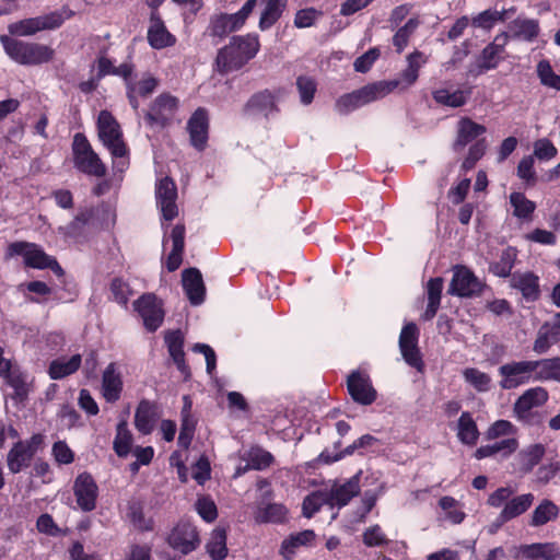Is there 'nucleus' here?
I'll use <instances>...</instances> for the list:
<instances>
[{
  "mask_svg": "<svg viewBox=\"0 0 560 560\" xmlns=\"http://www.w3.org/2000/svg\"><path fill=\"white\" fill-rule=\"evenodd\" d=\"M257 35L234 36L229 45L218 51L215 70L220 74L236 71L253 59L259 50Z\"/></svg>",
  "mask_w": 560,
  "mask_h": 560,
  "instance_id": "nucleus-1",
  "label": "nucleus"
},
{
  "mask_svg": "<svg viewBox=\"0 0 560 560\" xmlns=\"http://www.w3.org/2000/svg\"><path fill=\"white\" fill-rule=\"evenodd\" d=\"M98 137L113 158V168L117 172H125L129 165L128 149L122 139L120 126L114 116L102 110L97 118Z\"/></svg>",
  "mask_w": 560,
  "mask_h": 560,
  "instance_id": "nucleus-2",
  "label": "nucleus"
},
{
  "mask_svg": "<svg viewBox=\"0 0 560 560\" xmlns=\"http://www.w3.org/2000/svg\"><path fill=\"white\" fill-rule=\"evenodd\" d=\"M514 492V489L510 487H501L492 492L488 498V504L490 506L500 508L503 505V509L498 516V526L524 514L534 503L535 497L533 493L512 497Z\"/></svg>",
  "mask_w": 560,
  "mask_h": 560,
  "instance_id": "nucleus-3",
  "label": "nucleus"
},
{
  "mask_svg": "<svg viewBox=\"0 0 560 560\" xmlns=\"http://www.w3.org/2000/svg\"><path fill=\"white\" fill-rule=\"evenodd\" d=\"M0 40L5 52L21 65H38L52 59L54 50L46 45L25 43L2 35Z\"/></svg>",
  "mask_w": 560,
  "mask_h": 560,
  "instance_id": "nucleus-4",
  "label": "nucleus"
},
{
  "mask_svg": "<svg viewBox=\"0 0 560 560\" xmlns=\"http://www.w3.org/2000/svg\"><path fill=\"white\" fill-rule=\"evenodd\" d=\"M72 155L74 167L89 176L103 177L106 175V166L98 154L92 149L83 133H75L72 142Z\"/></svg>",
  "mask_w": 560,
  "mask_h": 560,
  "instance_id": "nucleus-5",
  "label": "nucleus"
},
{
  "mask_svg": "<svg viewBox=\"0 0 560 560\" xmlns=\"http://www.w3.org/2000/svg\"><path fill=\"white\" fill-rule=\"evenodd\" d=\"M9 256H22L24 264L32 268H50L55 273L62 275V268L56 259L48 256L39 246L33 243L15 242L8 247Z\"/></svg>",
  "mask_w": 560,
  "mask_h": 560,
  "instance_id": "nucleus-6",
  "label": "nucleus"
},
{
  "mask_svg": "<svg viewBox=\"0 0 560 560\" xmlns=\"http://www.w3.org/2000/svg\"><path fill=\"white\" fill-rule=\"evenodd\" d=\"M256 3L257 0H247L236 13H220L213 15L208 27L209 35L223 38L228 34L240 30L255 9Z\"/></svg>",
  "mask_w": 560,
  "mask_h": 560,
  "instance_id": "nucleus-7",
  "label": "nucleus"
},
{
  "mask_svg": "<svg viewBox=\"0 0 560 560\" xmlns=\"http://www.w3.org/2000/svg\"><path fill=\"white\" fill-rule=\"evenodd\" d=\"M44 443V436L39 433L28 440L16 442L7 455V466L12 474H18L27 468L37 451Z\"/></svg>",
  "mask_w": 560,
  "mask_h": 560,
  "instance_id": "nucleus-8",
  "label": "nucleus"
},
{
  "mask_svg": "<svg viewBox=\"0 0 560 560\" xmlns=\"http://www.w3.org/2000/svg\"><path fill=\"white\" fill-rule=\"evenodd\" d=\"M501 377L499 385L502 389H515L534 382L530 360L510 361L498 369Z\"/></svg>",
  "mask_w": 560,
  "mask_h": 560,
  "instance_id": "nucleus-9",
  "label": "nucleus"
},
{
  "mask_svg": "<svg viewBox=\"0 0 560 560\" xmlns=\"http://www.w3.org/2000/svg\"><path fill=\"white\" fill-rule=\"evenodd\" d=\"M178 100L171 94L159 95L145 113V121L151 128H164L174 117Z\"/></svg>",
  "mask_w": 560,
  "mask_h": 560,
  "instance_id": "nucleus-10",
  "label": "nucleus"
},
{
  "mask_svg": "<svg viewBox=\"0 0 560 560\" xmlns=\"http://www.w3.org/2000/svg\"><path fill=\"white\" fill-rule=\"evenodd\" d=\"M483 284L466 267L456 266L447 293L460 298H471L481 293Z\"/></svg>",
  "mask_w": 560,
  "mask_h": 560,
  "instance_id": "nucleus-11",
  "label": "nucleus"
},
{
  "mask_svg": "<svg viewBox=\"0 0 560 560\" xmlns=\"http://www.w3.org/2000/svg\"><path fill=\"white\" fill-rule=\"evenodd\" d=\"M419 330L415 323L406 324L399 335V349L406 363L419 372L423 369V361L418 348Z\"/></svg>",
  "mask_w": 560,
  "mask_h": 560,
  "instance_id": "nucleus-12",
  "label": "nucleus"
},
{
  "mask_svg": "<svg viewBox=\"0 0 560 560\" xmlns=\"http://www.w3.org/2000/svg\"><path fill=\"white\" fill-rule=\"evenodd\" d=\"M168 545L183 555H188L200 545L197 528L189 522H179L167 538Z\"/></svg>",
  "mask_w": 560,
  "mask_h": 560,
  "instance_id": "nucleus-13",
  "label": "nucleus"
},
{
  "mask_svg": "<svg viewBox=\"0 0 560 560\" xmlns=\"http://www.w3.org/2000/svg\"><path fill=\"white\" fill-rule=\"evenodd\" d=\"M133 305L142 317L147 329L154 331L161 326L164 319V311L161 301L154 294H143Z\"/></svg>",
  "mask_w": 560,
  "mask_h": 560,
  "instance_id": "nucleus-14",
  "label": "nucleus"
},
{
  "mask_svg": "<svg viewBox=\"0 0 560 560\" xmlns=\"http://www.w3.org/2000/svg\"><path fill=\"white\" fill-rule=\"evenodd\" d=\"M155 197L162 218L166 221L175 219L178 214L176 205L177 189L175 183L170 177L166 176L156 183Z\"/></svg>",
  "mask_w": 560,
  "mask_h": 560,
  "instance_id": "nucleus-15",
  "label": "nucleus"
},
{
  "mask_svg": "<svg viewBox=\"0 0 560 560\" xmlns=\"http://www.w3.org/2000/svg\"><path fill=\"white\" fill-rule=\"evenodd\" d=\"M509 40V33L497 35L492 43L488 44L481 51L477 62V74L495 69L503 60V54Z\"/></svg>",
  "mask_w": 560,
  "mask_h": 560,
  "instance_id": "nucleus-16",
  "label": "nucleus"
},
{
  "mask_svg": "<svg viewBox=\"0 0 560 560\" xmlns=\"http://www.w3.org/2000/svg\"><path fill=\"white\" fill-rule=\"evenodd\" d=\"M347 385L348 392L355 402L368 406L375 401L376 390L368 375L352 372L348 377Z\"/></svg>",
  "mask_w": 560,
  "mask_h": 560,
  "instance_id": "nucleus-17",
  "label": "nucleus"
},
{
  "mask_svg": "<svg viewBox=\"0 0 560 560\" xmlns=\"http://www.w3.org/2000/svg\"><path fill=\"white\" fill-rule=\"evenodd\" d=\"M97 486L93 477L88 472L80 474L73 486L78 505L83 511H92L96 506Z\"/></svg>",
  "mask_w": 560,
  "mask_h": 560,
  "instance_id": "nucleus-18",
  "label": "nucleus"
},
{
  "mask_svg": "<svg viewBox=\"0 0 560 560\" xmlns=\"http://www.w3.org/2000/svg\"><path fill=\"white\" fill-rule=\"evenodd\" d=\"M148 42L154 49L171 47L176 43V37L167 31L164 22L156 12L151 13Z\"/></svg>",
  "mask_w": 560,
  "mask_h": 560,
  "instance_id": "nucleus-19",
  "label": "nucleus"
},
{
  "mask_svg": "<svg viewBox=\"0 0 560 560\" xmlns=\"http://www.w3.org/2000/svg\"><path fill=\"white\" fill-rule=\"evenodd\" d=\"M548 400V392L544 387H533L525 390L514 404L517 418H526L534 407L542 406Z\"/></svg>",
  "mask_w": 560,
  "mask_h": 560,
  "instance_id": "nucleus-20",
  "label": "nucleus"
},
{
  "mask_svg": "<svg viewBox=\"0 0 560 560\" xmlns=\"http://www.w3.org/2000/svg\"><path fill=\"white\" fill-rule=\"evenodd\" d=\"M183 288L192 305H200L205 301V284L200 271L189 268L183 271Z\"/></svg>",
  "mask_w": 560,
  "mask_h": 560,
  "instance_id": "nucleus-21",
  "label": "nucleus"
},
{
  "mask_svg": "<svg viewBox=\"0 0 560 560\" xmlns=\"http://www.w3.org/2000/svg\"><path fill=\"white\" fill-rule=\"evenodd\" d=\"M276 110L275 98L268 91L254 94L244 106V114L250 117L269 118Z\"/></svg>",
  "mask_w": 560,
  "mask_h": 560,
  "instance_id": "nucleus-22",
  "label": "nucleus"
},
{
  "mask_svg": "<svg viewBox=\"0 0 560 560\" xmlns=\"http://www.w3.org/2000/svg\"><path fill=\"white\" fill-rule=\"evenodd\" d=\"M159 418L160 413L156 405L148 400H141L135 412V425L140 433L147 435L153 431Z\"/></svg>",
  "mask_w": 560,
  "mask_h": 560,
  "instance_id": "nucleus-23",
  "label": "nucleus"
},
{
  "mask_svg": "<svg viewBox=\"0 0 560 560\" xmlns=\"http://www.w3.org/2000/svg\"><path fill=\"white\" fill-rule=\"evenodd\" d=\"M122 392V378L115 363L106 366L102 377V394L107 402H116Z\"/></svg>",
  "mask_w": 560,
  "mask_h": 560,
  "instance_id": "nucleus-24",
  "label": "nucleus"
},
{
  "mask_svg": "<svg viewBox=\"0 0 560 560\" xmlns=\"http://www.w3.org/2000/svg\"><path fill=\"white\" fill-rule=\"evenodd\" d=\"M428 62V56L420 50H415L407 56V67L404 69L396 81L401 89H408L413 85L419 78V70Z\"/></svg>",
  "mask_w": 560,
  "mask_h": 560,
  "instance_id": "nucleus-25",
  "label": "nucleus"
},
{
  "mask_svg": "<svg viewBox=\"0 0 560 560\" xmlns=\"http://www.w3.org/2000/svg\"><path fill=\"white\" fill-rule=\"evenodd\" d=\"M359 475H355L347 482L342 485H335L329 491H327L329 505H338L339 508L345 506L359 493Z\"/></svg>",
  "mask_w": 560,
  "mask_h": 560,
  "instance_id": "nucleus-26",
  "label": "nucleus"
},
{
  "mask_svg": "<svg viewBox=\"0 0 560 560\" xmlns=\"http://www.w3.org/2000/svg\"><path fill=\"white\" fill-rule=\"evenodd\" d=\"M191 144L202 150L208 139V117L205 109H197L188 121Z\"/></svg>",
  "mask_w": 560,
  "mask_h": 560,
  "instance_id": "nucleus-27",
  "label": "nucleus"
},
{
  "mask_svg": "<svg viewBox=\"0 0 560 560\" xmlns=\"http://www.w3.org/2000/svg\"><path fill=\"white\" fill-rule=\"evenodd\" d=\"M158 88V80L151 74H144L139 81L127 82V97L131 107L137 110L139 108L138 97H148Z\"/></svg>",
  "mask_w": 560,
  "mask_h": 560,
  "instance_id": "nucleus-28",
  "label": "nucleus"
},
{
  "mask_svg": "<svg viewBox=\"0 0 560 560\" xmlns=\"http://www.w3.org/2000/svg\"><path fill=\"white\" fill-rule=\"evenodd\" d=\"M534 382H560V357L530 360Z\"/></svg>",
  "mask_w": 560,
  "mask_h": 560,
  "instance_id": "nucleus-29",
  "label": "nucleus"
},
{
  "mask_svg": "<svg viewBox=\"0 0 560 560\" xmlns=\"http://www.w3.org/2000/svg\"><path fill=\"white\" fill-rule=\"evenodd\" d=\"M520 555L527 560H557L560 548L555 542H536L521 546Z\"/></svg>",
  "mask_w": 560,
  "mask_h": 560,
  "instance_id": "nucleus-30",
  "label": "nucleus"
},
{
  "mask_svg": "<svg viewBox=\"0 0 560 560\" xmlns=\"http://www.w3.org/2000/svg\"><path fill=\"white\" fill-rule=\"evenodd\" d=\"M485 132L486 127L483 125L477 124L470 118H462L457 124V137L453 144L454 150H462Z\"/></svg>",
  "mask_w": 560,
  "mask_h": 560,
  "instance_id": "nucleus-31",
  "label": "nucleus"
},
{
  "mask_svg": "<svg viewBox=\"0 0 560 560\" xmlns=\"http://www.w3.org/2000/svg\"><path fill=\"white\" fill-rule=\"evenodd\" d=\"M3 376L7 385L13 389L12 398L16 401L25 400L30 392L27 375L13 364Z\"/></svg>",
  "mask_w": 560,
  "mask_h": 560,
  "instance_id": "nucleus-32",
  "label": "nucleus"
},
{
  "mask_svg": "<svg viewBox=\"0 0 560 560\" xmlns=\"http://www.w3.org/2000/svg\"><path fill=\"white\" fill-rule=\"evenodd\" d=\"M399 86L397 81H378L357 90L361 103L366 105L371 102L385 97Z\"/></svg>",
  "mask_w": 560,
  "mask_h": 560,
  "instance_id": "nucleus-33",
  "label": "nucleus"
},
{
  "mask_svg": "<svg viewBox=\"0 0 560 560\" xmlns=\"http://www.w3.org/2000/svg\"><path fill=\"white\" fill-rule=\"evenodd\" d=\"M539 30L537 20L517 18L509 24V37L533 42L538 36Z\"/></svg>",
  "mask_w": 560,
  "mask_h": 560,
  "instance_id": "nucleus-34",
  "label": "nucleus"
},
{
  "mask_svg": "<svg viewBox=\"0 0 560 560\" xmlns=\"http://www.w3.org/2000/svg\"><path fill=\"white\" fill-rule=\"evenodd\" d=\"M170 238L172 240V250L166 260L168 271H175L179 268L183 260V250L185 244V226L177 224L173 228Z\"/></svg>",
  "mask_w": 560,
  "mask_h": 560,
  "instance_id": "nucleus-35",
  "label": "nucleus"
},
{
  "mask_svg": "<svg viewBox=\"0 0 560 560\" xmlns=\"http://www.w3.org/2000/svg\"><path fill=\"white\" fill-rule=\"evenodd\" d=\"M518 447V442L515 438H506L498 441L493 444L482 445L475 452L477 459L493 456L500 453L503 457H508L513 454Z\"/></svg>",
  "mask_w": 560,
  "mask_h": 560,
  "instance_id": "nucleus-36",
  "label": "nucleus"
},
{
  "mask_svg": "<svg viewBox=\"0 0 560 560\" xmlns=\"http://www.w3.org/2000/svg\"><path fill=\"white\" fill-rule=\"evenodd\" d=\"M287 516L288 509L281 503L261 502L255 512L257 523H282L287 520Z\"/></svg>",
  "mask_w": 560,
  "mask_h": 560,
  "instance_id": "nucleus-37",
  "label": "nucleus"
},
{
  "mask_svg": "<svg viewBox=\"0 0 560 560\" xmlns=\"http://www.w3.org/2000/svg\"><path fill=\"white\" fill-rule=\"evenodd\" d=\"M82 358L80 354H74L70 359L59 358L49 364L48 374L51 380H61L68 375L73 374L80 368Z\"/></svg>",
  "mask_w": 560,
  "mask_h": 560,
  "instance_id": "nucleus-38",
  "label": "nucleus"
},
{
  "mask_svg": "<svg viewBox=\"0 0 560 560\" xmlns=\"http://www.w3.org/2000/svg\"><path fill=\"white\" fill-rule=\"evenodd\" d=\"M512 284L520 290L528 301H535L539 296L538 278L533 273H515L512 277Z\"/></svg>",
  "mask_w": 560,
  "mask_h": 560,
  "instance_id": "nucleus-39",
  "label": "nucleus"
},
{
  "mask_svg": "<svg viewBox=\"0 0 560 560\" xmlns=\"http://www.w3.org/2000/svg\"><path fill=\"white\" fill-rule=\"evenodd\" d=\"M443 283L441 277L432 278L427 283L428 305L423 313L427 320L432 319L440 307Z\"/></svg>",
  "mask_w": 560,
  "mask_h": 560,
  "instance_id": "nucleus-40",
  "label": "nucleus"
},
{
  "mask_svg": "<svg viewBox=\"0 0 560 560\" xmlns=\"http://www.w3.org/2000/svg\"><path fill=\"white\" fill-rule=\"evenodd\" d=\"M545 446L542 444H532L525 448H523L517 454V462L520 470L523 474H528L533 470V468L540 462L542 456L545 455Z\"/></svg>",
  "mask_w": 560,
  "mask_h": 560,
  "instance_id": "nucleus-41",
  "label": "nucleus"
},
{
  "mask_svg": "<svg viewBox=\"0 0 560 560\" xmlns=\"http://www.w3.org/2000/svg\"><path fill=\"white\" fill-rule=\"evenodd\" d=\"M457 438L463 444L469 446L475 445L478 441L479 431L469 412H463L458 419Z\"/></svg>",
  "mask_w": 560,
  "mask_h": 560,
  "instance_id": "nucleus-42",
  "label": "nucleus"
},
{
  "mask_svg": "<svg viewBox=\"0 0 560 560\" xmlns=\"http://www.w3.org/2000/svg\"><path fill=\"white\" fill-rule=\"evenodd\" d=\"M133 436L125 420L116 427L113 448L118 457H127L132 452Z\"/></svg>",
  "mask_w": 560,
  "mask_h": 560,
  "instance_id": "nucleus-43",
  "label": "nucleus"
},
{
  "mask_svg": "<svg viewBox=\"0 0 560 560\" xmlns=\"http://www.w3.org/2000/svg\"><path fill=\"white\" fill-rule=\"evenodd\" d=\"M469 94V91H450L448 89L441 88L433 91L432 96L438 104L456 108L467 103Z\"/></svg>",
  "mask_w": 560,
  "mask_h": 560,
  "instance_id": "nucleus-44",
  "label": "nucleus"
},
{
  "mask_svg": "<svg viewBox=\"0 0 560 560\" xmlns=\"http://www.w3.org/2000/svg\"><path fill=\"white\" fill-rule=\"evenodd\" d=\"M266 5L259 20V28L266 31L270 28L281 16L287 7L288 0H264Z\"/></svg>",
  "mask_w": 560,
  "mask_h": 560,
  "instance_id": "nucleus-45",
  "label": "nucleus"
},
{
  "mask_svg": "<svg viewBox=\"0 0 560 560\" xmlns=\"http://www.w3.org/2000/svg\"><path fill=\"white\" fill-rule=\"evenodd\" d=\"M206 550L212 560H223L228 556L226 532L224 528H214L206 544Z\"/></svg>",
  "mask_w": 560,
  "mask_h": 560,
  "instance_id": "nucleus-46",
  "label": "nucleus"
},
{
  "mask_svg": "<svg viewBox=\"0 0 560 560\" xmlns=\"http://www.w3.org/2000/svg\"><path fill=\"white\" fill-rule=\"evenodd\" d=\"M559 514L558 506L548 499H544L533 511L529 525L538 527L556 520Z\"/></svg>",
  "mask_w": 560,
  "mask_h": 560,
  "instance_id": "nucleus-47",
  "label": "nucleus"
},
{
  "mask_svg": "<svg viewBox=\"0 0 560 560\" xmlns=\"http://www.w3.org/2000/svg\"><path fill=\"white\" fill-rule=\"evenodd\" d=\"M316 535L312 529H305L303 532L292 534L287 539L282 541L281 550L287 560H290V556H292L296 548L301 546L311 545Z\"/></svg>",
  "mask_w": 560,
  "mask_h": 560,
  "instance_id": "nucleus-48",
  "label": "nucleus"
},
{
  "mask_svg": "<svg viewBox=\"0 0 560 560\" xmlns=\"http://www.w3.org/2000/svg\"><path fill=\"white\" fill-rule=\"evenodd\" d=\"M165 342L168 348V352L173 358V361L177 368L184 373L187 370V365L184 360V337L179 330L168 331L165 336Z\"/></svg>",
  "mask_w": 560,
  "mask_h": 560,
  "instance_id": "nucleus-49",
  "label": "nucleus"
},
{
  "mask_svg": "<svg viewBox=\"0 0 560 560\" xmlns=\"http://www.w3.org/2000/svg\"><path fill=\"white\" fill-rule=\"evenodd\" d=\"M514 12V8L503 11L486 10L474 16L471 24L478 28L490 30L497 22L505 21L508 15Z\"/></svg>",
  "mask_w": 560,
  "mask_h": 560,
  "instance_id": "nucleus-50",
  "label": "nucleus"
},
{
  "mask_svg": "<svg viewBox=\"0 0 560 560\" xmlns=\"http://www.w3.org/2000/svg\"><path fill=\"white\" fill-rule=\"evenodd\" d=\"M463 377L466 383L479 393H486L491 388L492 378L490 375L476 368L465 369L463 371Z\"/></svg>",
  "mask_w": 560,
  "mask_h": 560,
  "instance_id": "nucleus-51",
  "label": "nucleus"
},
{
  "mask_svg": "<svg viewBox=\"0 0 560 560\" xmlns=\"http://www.w3.org/2000/svg\"><path fill=\"white\" fill-rule=\"evenodd\" d=\"M510 202L513 207V214L518 219L529 220L536 209L535 202L527 199L522 192H512Z\"/></svg>",
  "mask_w": 560,
  "mask_h": 560,
  "instance_id": "nucleus-52",
  "label": "nucleus"
},
{
  "mask_svg": "<svg viewBox=\"0 0 560 560\" xmlns=\"http://www.w3.org/2000/svg\"><path fill=\"white\" fill-rule=\"evenodd\" d=\"M420 21L417 18L409 19L405 25L399 27L393 36V45L397 52H401L408 45L410 37L419 27Z\"/></svg>",
  "mask_w": 560,
  "mask_h": 560,
  "instance_id": "nucleus-53",
  "label": "nucleus"
},
{
  "mask_svg": "<svg viewBox=\"0 0 560 560\" xmlns=\"http://www.w3.org/2000/svg\"><path fill=\"white\" fill-rule=\"evenodd\" d=\"M560 336L548 328V326H541L538 330L537 338L533 345V351L537 354L546 353L549 348L558 342Z\"/></svg>",
  "mask_w": 560,
  "mask_h": 560,
  "instance_id": "nucleus-54",
  "label": "nucleus"
},
{
  "mask_svg": "<svg viewBox=\"0 0 560 560\" xmlns=\"http://www.w3.org/2000/svg\"><path fill=\"white\" fill-rule=\"evenodd\" d=\"M324 504H329L327 491H317L308 494L303 501V515L311 518Z\"/></svg>",
  "mask_w": 560,
  "mask_h": 560,
  "instance_id": "nucleus-55",
  "label": "nucleus"
},
{
  "mask_svg": "<svg viewBox=\"0 0 560 560\" xmlns=\"http://www.w3.org/2000/svg\"><path fill=\"white\" fill-rule=\"evenodd\" d=\"M72 15V11L62 8L59 11L50 12L45 15L37 16L42 31L58 28L67 19Z\"/></svg>",
  "mask_w": 560,
  "mask_h": 560,
  "instance_id": "nucleus-56",
  "label": "nucleus"
},
{
  "mask_svg": "<svg viewBox=\"0 0 560 560\" xmlns=\"http://www.w3.org/2000/svg\"><path fill=\"white\" fill-rule=\"evenodd\" d=\"M538 78L545 86L560 91V75L556 74L549 61L541 60L537 65Z\"/></svg>",
  "mask_w": 560,
  "mask_h": 560,
  "instance_id": "nucleus-57",
  "label": "nucleus"
},
{
  "mask_svg": "<svg viewBox=\"0 0 560 560\" xmlns=\"http://www.w3.org/2000/svg\"><path fill=\"white\" fill-rule=\"evenodd\" d=\"M515 257H516V254H515L514 249H512V248L505 249L502 253L500 260L490 266V270L498 277L505 278V277L510 276L511 270L514 265Z\"/></svg>",
  "mask_w": 560,
  "mask_h": 560,
  "instance_id": "nucleus-58",
  "label": "nucleus"
},
{
  "mask_svg": "<svg viewBox=\"0 0 560 560\" xmlns=\"http://www.w3.org/2000/svg\"><path fill=\"white\" fill-rule=\"evenodd\" d=\"M439 505L446 513V517L453 524H459L465 518V513L459 509L458 502L452 497H442Z\"/></svg>",
  "mask_w": 560,
  "mask_h": 560,
  "instance_id": "nucleus-59",
  "label": "nucleus"
},
{
  "mask_svg": "<svg viewBox=\"0 0 560 560\" xmlns=\"http://www.w3.org/2000/svg\"><path fill=\"white\" fill-rule=\"evenodd\" d=\"M92 218V211L91 210H84L79 212L72 222H70L67 226L61 228L60 230L63 232L65 235L70 237L79 236L82 232L84 226L89 223V221Z\"/></svg>",
  "mask_w": 560,
  "mask_h": 560,
  "instance_id": "nucleus-60",
  "label": "nucleus"
},
{
  "mask_svg": "<svg viewBox=\"0 0 560 560\" xmlns=\"http://www.w3.org/2000/svg\"><path fill=\"white\" fill-rule=\"evenodd\" d=\"M272 455L261 448H252L246 455V462L255 470H262L267 468L272 462Z\"/></svg>",
  "mask_w": 560,
  "mask_h": 560,
  "instance_id": "nucleus-61",
  "label": "nucleus"
},
{
  "mask_svg": "<svg viewBox=\"0 0 560 560\" xmlns=\"http://www.w3.org/2000/svg\"><path fill=\"white\" fill-rule=\"evenodd\" d=\"M197 421L192 416H182L180 432L178 444L184 448H188L195 434Z\"/></svg>",
  "mask_w": 560,
  "mask_h": 560,
  "instance_id": "nucleus-62",
  "label": "nucleus"
},
{
  "mask_svg": "<svg viewBox=\"0 0 560 560\" xmlns=\"http://www.w3.org/2000/svg\"><path fill=\"white\" fill-rule=\"evenodd\" d=\"M42 31L37 16L25 19L9 26V32L18 36H30Z\"/></svg>",
  "mask_w": 560,
  "mask_h": 560,
  "instance_id": "nucleus-63",
  "label": "nucleus"
},
{
  "mask_svg": "<svg viewBox=\"0 0 560 560\" xmlns=\"http://www.w3.org/2000/svg\"><path fill=\"white\" fill-rule=\"evenodd\" d=\"M296 88L301 102L304 105L311 104L316 92V83L314 79L306 75H301L296 79Z\"/></svg>",
  "mask_w": 560,
  "mask_h": 560,
  "instance_id": "nucleus-64",
  "label": "nucleus"
}]
</instances>
